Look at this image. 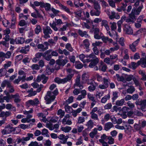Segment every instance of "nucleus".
Segmentation results:
<instances>
[{"instance_id": "26", "label": "nucleus", "mask_w": 146, "mask_h": 146, "mask_svg": "<svg viewBox=\"0 0 146 146\" xmlns=\"http://www.w3.org/2000/svg\"><path fill=\"white\" fill-rule=\"evenodd\" d=\"M102 40L105 43H107L108 42H109L110 43H111L113 42L112 39L109 38L108 37L104 36H102Z\"/></svg>"}, {"instance_id": "55", "label": "nucleus", "mask_w": 146, "mask_h": 146, "mask_svg": "<svg viewBox=\"0 0 146 146\" xmlns=\"http://www.w3.org/2000/svg\"><path fill=\"white\" fill-rule=\"evenodd\" d=\"M6 73L7 72L4 68L0 69V77H2L5 75Z\"/></svg>"}, {"instance_id": "40", "label": "nucleus", "mask_w": 146, "mask_h": 146, "mask_svg": "<svg viewBox=\"0 0 146 146\" xmlns=\"http://www.w3.org/2000/svg\"><path fill=\"white\" fill-rule=\"evenodd\" d=\"M65 112L61 109H59L57 112V114L60 115V118H62L64 115Z\"/></svg>"}, {"instance_id": "61", "label": "nucleus", "mask_w": 146, "mask_h": 146, "mask_svg": "<svg viewBox=\"0 0 146 146\" xmlns=\"http://www.w3.org/2000/svg\"><path fill=\"white\" fill-rule=\"evenodd\" d=\"M133 80L136 86H141V84L139 83V81L137 80L135 77L133 78Z\"/></svg>"}, {"instance_id": "45", "label": "nucleus", "mask_w": 146, "mask_h": 146, "mask_svg": "<svg viewBox=\"0 0 146 146\" xmlns=\"http://www.w3.org/2000/svg\"><path fill=\"white\" fill-rule=\"evenodd\" d=\"M91 115V118L95 120H98V115L94 113H90Z\"/></svg>"}, {"instance_id": "49", "label": "nucleus", "mask_w": 146, "mask_h": 146, "mask_svg": "<svg viewBox=\"0 0 146 146\" xmlns=\"http://www.w3.org/2000/svg\"><path fill=\"white\" fill-rule=\"evenodd\" d=\"M108 139L109 140L108 143L109 144H112L114 143V139L111 136H108Z\"/></svg>"}, {"instance_id": "56", "label": "nucleus", "mask_w": 146, "mask_h": 146, "mask_svg": "<svg viewBox=\"0 0 146 146\" xmlns=\"http://www.w3.org/2000/svg\"><path fill=\"white\" fill-rule=\"evenodd\" d=\"M102 44V42L96 41L95 42L92 43V45L94 47H97V46H100V45Z\"/></svg>"}, {"instance_id": "46", "label": "nucleus", "mask_w": 146, "mask_h": 146, "mask_svg": "<svg viewBox=\"0 0 146 146\" xmlns=\"http://www.w3.org/2000/svg\"><path fill=\"white\" fill-rule=\"evenodd\" d=\"M48 131L47 129L44 128L42 130L41 134L42 135H46V137H49V135L48 134Z\"/></svg>"}, {"instance_id": "13", "label": "nucleus", "mask_w": 146, "mask_h": 146, "mask_svg": "<svg viewBox=\"0 0 146 146\" xmlns=\"http://www.w3.org/2000/svg\"><path fill=\"white\" fill-rule=\"evenodd\" d=\"M54 80L58 84H64L68 81L66 78L62 79L59 78H56L54 79Z\"/></svg>"}, {"instance_id": "1", "label": "nucleus", "mask_w": 146, "mask_h": 146, "mask_svg": "<svg viewBox=\"0 0 146 146\" xmlns=\"http://www.w3.org/2000/svg\"><path fill=\"white\" fill-rule=\"evenodd\" d=\"M58 92L57 88L53 92L48 91L44 97V99L46 101V104H49L53 102L56 98V96L58 94Z\"/></svg>"}, {"instance_id": "35", "label": "nucleus", "mask_w": 146, "mask_h": 146, "mask_svg": "<svg viewBox=\"0 0 146 146\" xmlns=\"http://www.w3.org/2000/svg\"><path fill=\"white\" fill-rule=\"evenodd\" d=\"M90 32L91 33L93 32L94 35L96 34H99L100 33V30L98 28H94V27H92V28L90 31Z\"/></svg>"}, {"instance_id": "33", "label": "nucleus", "mask_w": 146, "mask_h": 146, "mask_svg": "<svg viewBox=\"0 0 146 146\" xmlns=\"http://www.w3.org/2000/svg\"><path fill=\"white\" fill-rule=\"evenodd\" d=\"M125 102L124 99H122L120 100H118L116 101L115 104L118 106H122Z\"/></svg>"}, {"instance_id": "9", "label": "nucleus", "mask_w": 146, "mask_h": 146, "mask_svg": "<svg viewBox=\"0 0 146 146\" xmlns=\"http://www.w3.org/2000/svg\"><path fill=\"white\" fill-rule=\"evenodd\" d=\"M123 30L125 33L128 35H131L133 33V31L131 27L127 25H125L123 28Z\"/></svg>"}, {"instance_id": "19", "label": "nucleus", "mask_w": 146, "mask_h": 146, "mask_svg": "<svg viewBox=\"0 0 146 146\" xmlns=\"http://www.w3.org/2000/svg\"><path fill=\"white\" fill-rule=\"evenodd\" d=\"M78 33L79 35L82 37L84 36L86 38H87L90 36L89 35L87 34V32L86 31H83L82 30L79 29Z\"/></svg>"}, {"instance_id": "24", "label": "nucleus", "mask_w": 146, "mask_h": 146, "mask_svg": "<svg viewBox=\"0 0 146 146\" xmlns=\"http://www.w3.org/2000/svg\"><path fill=\"white\" fill-rule=\"evenodd\" d=\"M118 93L119 92H118L117 91L113 92L112 97V102H114L115 100L118 97Z\"/></svg>"}, {"instance_id": "41", "label": "nucleus", "mask_w": 146, "mask_h": 146, "mask_svg": "<svg viewBox=\"0 0 146 146\" xmlns=\"http://www.w3.org/2000/svg\"><path fill=\"white\" fill-rule=\"evenodd\" d=\"M49 25L50 27L52 28L54 31H57L58 30V29L56 27V24L55 22H53L52 23H50Z\"/></svg>"}, {"instance_id": "5", "label": "nucleus", "mask_w": 146, "mask_h": 146, "mask_svg": "<svg viewBox=\"0 0 146 146\" xmlns=\"http://www.w3.org/2000/svg\"><path fill=\"white\" fill-rule=\"evenodd\" d=\"M49 44L47 42H44V44H39L37 45V48L39 49H41V51L44 52L48 48V46Z\"/></svg>"}, {"instance_id": "38", "label": "nucleus", "mask_w": 146, "mask_h": 146, "mask_svg": "<svg viewBox=\"0 0 146 146\" xmlns=\"http://www.w3.org/2000/svg\"><path fill=\"white\" fill-rule=\"evenodd\" d=\"M115 77L117 79V80L118 81L123 82L125 80L123 76H120L117 74H116Z\"/></svg>"}, {"instance_id": "25", "label": "nucleus", "mask_w": 146, "mask_h": 146, "mask_svg": "<svg viewBox=\"0 0 146 146\" xmlns=\"http://www.w3.org/2000/svg\"><path fill=\"white\" fill-rule=\"evenodd\" d=\"M11 114V112L9 111H2L0 113V117H7L9 116Z\"/></svg>"}, {"instance_id": "37", "label": "nucleus", "mask_w": 146, "mask_h": 146, "mask_svg": "<svg viewBox=\"0 0 146 146\" xmlns=\"http://www.w3.org/2000/svg\"><path fill=\"white\" fill-rule=\"evenodd\" d=\"M97 131L96 128H94L93 131L90 133L89 135L91 138H93L95 135L97 134Z\"/></svg>"}, {"instance_id": "51", "label": "nucleus", "mask_w": 146, "mask_h": 146, "mask_svg": "<svg viewBox=\"0 0 146 146\" xmlns=\"http://www.w3.org/2000/svg\"><path fill=\"white\" fill-rule=\"evenodd\" d=\"M96 89V86L94 84L90 85L88 88V89L90 92H92L94 91Z\"/></svg>"}, {"instance_id": "48", "label": "nucleus", "mask_w": 146, "mask_h": 146, "mask_svg": "<svg viewBox=\"0 0 146 146\" xmlns=\"http://www.w3.org/2000/svg\"><path fill=\"white\" fill-rule=\"evenodd\" d=\"M73 99L74 97L73 96H71L66 101V103H67V104H68L72 103L73 102Z\"/></svg>"}, {"instance_id": "53", "label": "nucleus", "mask_w": 146, "mask_h": 146, "mask_svg": "<svg viewBox=\"0 0 146 146\" xmlns=\"http://www.w3.org/2000/svg\"><path fill=\"white\" fill-rule=\"evenodd\" d=\"M27 24L25 20H21L19 21V25L21 27H23Z\"/></svg>"}, {"instance_id": "29", "label": "nucleus", "mask_w": 146, "mask_h": 146, "mask_svg": "<svg viewBox=\"0 0 146 146\" xmlns=\"http://www.w3.org/2000/svg\"><path fill=\"white\" fill-rule=\"evenodd\" d=\"M135 90V89L133 86H130L129 88L126 90L127 93L129 94H132Z\"/></svg>"}, {"instance_id": "43", "label": "nucleus", "mask_w": 146, "mask_h": 146, "mask_svg": "<svg viewBox=\"0 0 146 146\" xmlns=\"http://www.w3.org/2000/svg\"><path fill=\"white\" fill-rule=\"evenodd\" d=\"M110 25H111L110 27L111 30L113 31L116 29V23L114 22H110Z\"/></svg>"}, {"instance_id": "58", "label": "nucleus", "mask_w": 146, "mask_h": 146, "mask_svg": "<svg viewBox=\"0 0 146 146\" xmlns=\"http://www.w3.org/2000/svg\"><path fill=\"white\" fill-rule=\"evenodd\" d=\"M31 67L33 70H38L40 69V67L37 64H33L31 66Z\"/></svg>"}, {"instance_id": "11", "label": "nucleus", "mask_w": 146, "mask_h": 146, "mask_svg": "<svg viewBox=\"0 0 146 146\" xmlns=\"http://www.w3.org/2000/svg\"><path fill=\"white\" fill-rule=\"evenodd\" d=\"M69 137L68 136H65L64 135L62 134L60 135L58 137V138L62 140L60 141L61 143L65 144L66 143Z\"/></svg>"}, {"instance_id": "57", "label": "nucleus", "mask_w": 146, "mask_h": 146, "mask_svg": "<svg viewBox=\"0 0 146 146\" xmlns=\"http://www.w3.org/2000/svg\"><path fill=\"white\" fill-rule=\"evenodd\" d=\"M143 5H142L141 6H140L139 7L137 8V9L136 10L135 12V14L136 15H138L141 11V9L142 8Z\"/></svg>"}, {"instance_id": "22", "label": "nucleus", "mask_w": 146, "mask_h": 146, "mask_svg": "<svg viewBox=\"0 0 146 146\" xmlns=\"http://www.w3.org/2000/svg\"><path fill=\"white\" fill-rule=\"evenodd\" d=\"M35 34L38 35L42 31V29L41 26L39 25H36L35 29Z\"/></svg>"}, {"instance_id": "47", "label": "nucleus", "mask_w": 146, "mask_h": 146, "mask_svg": "<svg viewBox=\"0 0 146 146\" xmlns=\"http://www.w3.org/2000/svg\"><path fill=\"white\" fill-rule=\"evenodd\" d=\"M87 96L90 101H92L95 100V97H94L93 95L92 94L90 93H88V94Z\"/></svg>"}, {"instance_id": "16", "label": "nucleus", "mask_w": 146, "mask_h": 146, "mask_svg": "<svg viewBox=\"0 0 146 146\" xmlns=\"http://www.w3.org/2000/svg\"><path fill=\"white\" fill-rule=\"evenodd\" d=\"M101 13V10L94 9L91 10L90 12L91 15L92 16H98Z\"/></svg>"}, {"instance_id": "39", "label": "nucleus", "mask_w": 146, "mask_h": 146, "mask_svg": "<svg viewBox=\"0 0 146 146\" xmlns=\"http://www.w3.org/2000/svg\"><path fill=\"white\" fill-rule=\"evenodd\" d=\"M65 108L66 111L69 113H70L72 112V108L68 105L65 106Z\"/></svg>"}, {"instance_id": "20", "label": "nucleus", "mask_w": 146, "mask_h": 146, "mask_svg": "<svg viewBox=\"0 0 146 146\" xmlns=\"http://www.w3.org/2000/svg\"><path fill=\"white\" fill-rule=\"evenodd\" d=\"M135 8H134L133 9L131 13H130L129 15V18L133 20L134 21L136 20V16H135L134 12H135Z\"/></svg>"}, {"instance_id": "10", "label": "nucleus", "mask_w": 146, "mask_h": 146, "mask_svg": "<svg viewBox=\"0 0 146 146\" xmlns=\"http://www.w3.org/2000/svg\"><path fill=\"white\" fill-rule=\"evenodd\" d=\"M67 72L69 73L67 76L66 78L67 79L68 81H70L72 79V78L74 76V70H72L71 68H68L66 70Z\"/></svg>"}, {"instance_id": "28", "label": "nucleus", "mask_w": 146, "mask_h": 146, "mask_svg": "<svg viewBox=\"0 0 146 146\" xmlns=\"http://www.w3.org/2000/svg\"><path fill=\"white\" fill-rule=\"evenodd\" d=\"M110 95L108 94L107 95H106L103 97L101 100V102L103 103H105L108 100H109L110 98Z\"/></svg>"}, {"instance_id": "17", "label": "nucleus", "mask_w": 146, "mask_h": 146, "mask_svg": "<svg viewBox=\"0 0 146 146\" xmlns=\"http://www.w3.org/2000/svg\"><path fill=\"white\" fill-rule=\"evenodd\" d=\"M11 97L14 98V102L15 103H20L21 100L20 99V97L18 94H16L15 95H11Z\"/></svg>"}, {"instance_id": "23", "label": "nucleus", "mask_w": 146, "mask_h": 146, "mask_svg": "<svg viewBox=\"0 0 146 146\" xmlns=\"http://www.w3.org/2000/svg\"><path fill=\"white\" fill-rule=\"evenodd\" d=\"M66 25H64L62 27L60 28L59 29V31H63L66 30V28L67 27H68L71 25V24L68 22H66L65 23Z\"/></svg>"}, {"instance_id": "18", "label": "nucleus", "mask_w": 146, "mask_h": 146, "mask_svg": "<svg viewBox=\"0 0 146 146\" xmlns=\"http://www.w3.org/2000/svg\"><path fill=\"white\" fill-rule=\"evenodd\" d=\"M30 46L29 45L25 46L24 47H22L20 50V52L22 53L26 54L29 50Z\"/></svg>"}, {"instance_id": "32", "label": "nucleus", "mask_w": 146, "mask_h": 146, "mask_svg": "<svg viewBox=\"0 0 146 146\" xmlns=\"http://www.w3.org/2000/svg\"><path fill=\"white\" fill-rule=\"evenodd\" d=\"M88 78V76L85 73L83 74L82 76V82L83 83L86 82Z\"/></svg>"}, {"instance_id": "42", "label": "nucleus", "mask_w": 146, "mask_h": 146, "mask_svg": "<svg viewBox=\"0 0 146 146\" xmlns=\"http://www.w3.org/2000/svg\"><path fill=\"white\" fill-rule=\"evenodd\" d=\"M65 48L68 50L72 52L73 51V49L72 47L71 44L68 43L65 45Z\"/></svg>"}, {"instance_id": "50", "label": "nucleus", "mask_w": 146, "mask_h": 146, "mask_svg": "<svg viewBox=\"0 0 146 146\" xmlns=\"http://www.w3.org/2000/svg\"><path fill=\"white\" fill-rule=\"evenodd\" d=\"M11 64V62L10 61H8L6 64L4 65V68L5 69H7L8 67H10Z\"/></svg>"}, {"instance_id": "21", "label": "nucleus", "mask_w": 146, "mask_h": 146, "mask_svg": "<svg viewBox=\"0 0 146 146\" xmlns=\"http://www.w3.org/2000/svg\"><path fill=\"white\" fill-rule=\"evenodd\" d=\"M42 7L44 8L46 11H48L50 9L51 5L49 3H45L43 2L41 8Z\"/></svg>"}, {"instance_id": "63", "label": "nucleus", "mask_w": 146, "mask_h": 146, "mask_svg": "<svg viewBox=\"0 0 146 146\" xmlns=\"http://www.w3.org/2000/svg\"><path fill=\"white\" fill-rule=\"evenodd\" d=\"M12 131L11 130V129L10 130L9 129L8 130H7L5 129H4L2 131V134L3 135L6 134H7L10 133H11L12 132Z\"/></svg>"}, {"instance_id": "60", "label": "nucleus", "mask_w": 146, "mask_h": 146, "mask_svg": "<svg viewBox=\"0 0 146 146\" xmlns=\"http://www.w3.org/2000/svg\"><path fill=\"white\" fill-rule=\"evenodd\" d=\"M42 77V80H43L42 82V83L44 84L46 83L48 80V78L44 74H43Z\"/></svg>"}, {"instance_id": "14", "label": "nucleus", "mask_w": 146, "mask_h": 146, "mask_svg": "<svg viewBox=\"0 0 146 146\" xmlns=\"http://www.w3.org/2000/svg\"><path fill=\"white\" fill-rule=\"evenodd\" d=\"M56 61L61 66H63L67 62V58L66 57L64 59H58Z\"/></svg>"}, {"instance_id": "64", "label": "nucleus", "mask_w": 146, "mask_h": 146, "mask_svg": "<svg viewBox=\"0 0 146 146\" xmlns=\"http://www.w3.org/2000/svg\"><path fill=\"white\" fill-rule=\"evenodd\" d=\"M109 5L112 7H115V2L113 0H108V1Z\"/></svg>"}, {"instance_id": "34", "label": "nucleus", "mask_w": 146, "mask_h": 146, "mask_svg": "<svg viewBox=\"0 0 146 146\" xmlns=\"http://www.w3.org/2000/svg\"><path fill=\"white\" fill-rule=\"evenodd\" d=\"M86 125L88 126V127L92 128L94 126L96 125L93 122V121L90 119L89 120L87 123Z\"/></svg>"}, {"instance_id": "15", "label": "nucleus", "mask_w": 146, "mask_h": 146, "mask_svg": "<svg viewBox=\"0 0 146 146\" xmlns=\"http://www.w3.org/2000/svg\"><path fill=\"white\" fill-rule=\"evenodd\" d=\"M42 2H38V1H35L34 2L33 4L31 3L30 5L33 9L36 8V6L37 7L40 6L41 8L43 3Z\"/></svg>"}, {"instance_id": "59", "label": "nucleus", "mask_w": 146, "mask_h": 146, "mask_svg": "<svg viewBox=\"0 0 146 146\" xmlns=\"http://www.w3.org/2000/svg\"><path fill=\"white\" fill-rule=\"evenodd\" d=\"M92 50L95 54L98 55L99 54V51L97 47H93Z\"/></svg>"}, {"instance_id": "2", "label": "nucleus", "mask_w": 146, "mask_h": 146, "mask_svg": "<svg viewBox=\"0 0 146 146\" xmlns=\"http://www.w3.org/2000/svg\"><path fill=\"white\" fill-rule=\"evenodd\" d=\"M87 62H91L90 63L89 66L90 68H92L94 67L99 62L98 58H97L96 55L93 53L90 54L89 55H86Z\"/></svg>"}, {"instance_id": "27", "label": "nucleus", "mask_w": 146, "mask_h": 146, "mask_svg": "<svg viewBox=\"0 0 146 146\" xmlns=\"http://www.w3.org/2000/svg\"><path fill=\"white\" fill-rule=\"evenodd\" d=\"M15 41L16 44H22L24 42L25 40L23 37H19L16 38Z\"/></svg>"}, {"instance_id": "30", "label": "nucleus", "mask_w": 146, "mask_h": 146, "mask_svg": "<svg viewBox=\"0 0 146 146\" xmlns=\"http://www.w3.org/2000/svg\"><path fill=\"white\" fill-rule=\"evenodd\" d=\"M104 84L107 88L110 83V80L109 78H103Z\"/></svg>"}, {"instance_id": "3", "label": "nucleus", "mask_w": 146, "mask_h": 146, "mask_svg": "<svg viewBox=\"0 0 146 146\" xmlns=\"http://www.w3.org/2000/svg\"><path fill=\"white\" fill-rule=\"evenodd\" d=\"M43 31L44 35V38H47L50 37L49 34H52V31L49 27L47 26L43 28Z\"/></svg>"}, {"instance_id": "44", "label": "nucleus", "mask_w": 146, "mask_h": 146, "mask_svg": "<svg viewBox=\"0 0 146 146\" xmlns=\"http://www.w3.org/2000/svg\"><path fill=\"white\" fill-rule=\"evenodd\" d=\"M28 136L24 138V140L25 141H27L30 140V138H33V135L32 133H28L27 135Z\"/></svg>"}, {"instance_id": "52", "label": "nucleus", "mask_w": 146, "mask_h": 146, "mask_svg": "<svg viewBox=\"0 0 146 146\" xmlns=\"http://www.w3.org/2000/svg\"><path fill=\"white\" fill-rule=\"evenodd\" d=\"M86 56H85L83 54H81L79 56V58L80 60L82 61L83 63H85V62H86V60L87 59H84V58H85V57L86 58Z\"/></svg>"}, {"instance_id": "36", "label": "nucleus", "mask_w": 146, "mask_h": 146, "mask_svg": "<svg viewBox=\"0 0 146 146\" xmlns=\"http://www.w3.org/2000/svg\"><path fill=\"white\" fill-rule=\"evenodd\" d=\"M60 7H61V9H62L64 11L67 13H71V12L70 9L66 6L62 4L60 5Z\"/></svg>"}, {"instance_id": "12", "label": "nucleus", "mask_w": 146, "mask_h": 146, "mask_svg": "<svg viewBox=\"0 0 146 146\" xmlns=\"http://www.w3.org/2000/svg\"><path fill=\"white\" fill-rule=\"evenodd\" d=\"M107 65L103 62L101 61L99 65V70L103 72H105L107 69Z\"/></svg>"}, {"instance_id": "54", "label": "nucleus", "mask_w": 146, "mask_h": 146, "mask_svg": "<svg viewBox=\"0 0 146 146\" xmlns=\"http://www.w3.org/2000/svg\"><path fill=\"white\" fill-rule=\"evenodd\" d=\"M135 76L132 75H128L126 78V80L127 81H130L132 80H133V78H135Z\"/></svg>"}, {"instance_id": "62", "label": "nucleus", "mask_w": 146, "mask_h": 146, "mask_svg": "<svg viewBox=\"0 0 146 146\" xmlns=\"http://www.w3.org/2000/svg\"><path fill=\"white\" fill-rule=\"evenodd\" d=\"M83 43L86 48H88L90 43L88 39H86L83 41Z\"/></svg>"}, {"instance_id": "31", "label": "nucleus", "mask_w": 146, "mask_h": 146, "mask_svg": "<svg viewBox=\"0 0 146 146\" xmlns=\"http://www.w3.org/2000/svg\"><path fill=\"white\" fill-rule=\"evenodd\" d=\"M5 108L7 110H10L12 109L14 111H16V108L14 106H13L12 105L10 104H8L5 106Z\"/></svg>"}, {"instance_id": "4", "label": "nucleus", "mask_w": 146, "mask_h": 146, "mask_svg": "<svg viewBox=\"0 0 146 146\" xmlns=\"http://www.w3.org/2000/svg\"><path fill=\"white\" fill-rule=\"evenodd\" d=\"M137 106H141V109L143 111H146V100H141L140 101H137L135 102Z\"/></svg>"}, {"instance_id": "7", "label": "nucleus", "mask_w": 146, "mask_h": 146, "mask_svg": "<svg viewBox=\"0 0 146 146\" xmlns=\"http://www.w3.org/2000/svg\"><path fill=\"white\" fill-rule=\"evenodd\" d=\"M122 5L120 7L122 10L124 11L125 13L128 14V13L130 12L132 9L131 6V5H129L127 7V10H126V8L127 6V4L126 3H122Z\"/></svg>"}, {"instance_id": "8", "label": "nucleus", "mask_w": 146, "mask_h": 146, "mask_svg": "<svg viewBox=\"0 0 146 146\" xmlns=\"http://www.w3.org/2000/svg\"><path fill=\"white\" fill-rule=\"evenodd\" d=\"M58 119V118L57 117H55L54 118H52L50 120V121H48L46 124V126L47 128H52V123H55L56 122Z\"/></svg>"}, {"instance_id": "6", "label": "nucleus", "mask_w": 146, "mask_h": 146, "mask_svg": "<svg viewBox=\"0 0 146 146\" xmlns=\"http://www.w3.org/2000/svg\"><path fill=\"white\" fill-rule=\"evenodd\" d=\"M27 106L29 107L30 105L33 106L37 105L39 104V101L38 98H35L33 100H30L26 103Z\"/></svg>"}]
</instances>
